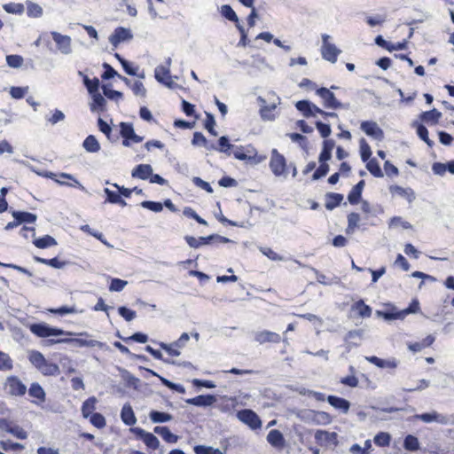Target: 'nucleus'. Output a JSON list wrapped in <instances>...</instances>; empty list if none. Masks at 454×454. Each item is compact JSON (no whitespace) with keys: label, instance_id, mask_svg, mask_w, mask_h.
I'll use <instances>...</instances> for the list:
<instances>
[{"label":"nucleus","instance_id":"338daca9","mask_svg":"<svg viewBox=\"0 0 454 454\" xmlns=\"http://www.w3.org/2000/svg\"><path fill=\"white\" fill-rule=\"evenodd\" d=\"M183 213L185 216L193 218L200 224H207V223L204 219H202L199 215H197V213L191 207H185Z\"/></svg>","mask_w":454,"mask_h":454},{"label":"nucleus","instance_id":"5701e85b","mask_svg":"<svg viewBox=\"0 0 454 454\" xmlns=\"http://www.w3.org/2000/svg\"><path fill=\"white\" fill-rule=\"evenodd\" d=\"M327 401L333 407L340 410L343 413H347L349 410L350 403L346 399L335 395H329Z\"/></svg>","mask_w":454,"mask_h":454},{"label":"nucleus","instance_id":"c9c22d12","mask_svg":"<svg viewBox=\"0 0 454 454\" xmlns=\"http://www.w3.org/2000/svg\"><path fill=\"white\" fill-rule=\"evenodd\" d=\"M149 418L153 423H164L172 419V415L158 411H152Z\"/></svg>","mask_w":454,"mask_h":454},{"label":"nucleus","instance_id":"37998d69","mask_svg":"<svg viewBox=\"0 0 454 454\" xmlns=\"http://www.w3.org/2000/svg\"><path fill=\"white\" fill-rule=\"evenodd\" d=\"M27 13L31 18H39L43 15V8L31 1H27Z\"/></svg>","mask_w":454,"mask_h":454},{"label":"nucleus","instance_id":"4d7b16f0","mask_svg":"<svg viewBox=\"0 0 454 454\" xmlns=\"http://www.w3.org/2000/svg\"><path fill=\"white\" fill-rule=\"evenodd\" d=\"M23 58L20 55H8L6 57V62L9 67L13 68L20 67L23 64Z\"/></svg>","mask_w":454,"mask_h":454},{"label":"nucleus","instance_id":"72a5a7b5","mask_svg":"<svg viewBox=\"0 0 454 454\" xmlns=\"http://www.w3.org/2000/svg\"><path fill=\"white\" fill-rule=\"evenodd\" d=\"M104 192H105V193L106 194V197H107L106 202H109V203H112V204H119V205H121L122 207H125L127 205L125 200H123L121 199V194H120L118 190H117V192H114V191H111L108 188H105Z\"/></svg>","mask_w":454,"mask_h":454},{"label":"nucleus","instance_id":"f257e3e1","mask_svg":"<svg viewBox=\"0 0 454 454\" xmlns=\"http://www.w3.org/2000/svg\"><path fill=\"white\" fill-rule=\"evenodd\" d=\"M27 359L44 376H56L59 374V365L46 360L43 355L37 350H29Z\"/></svg>","mask_w":454,"mask_h":454},{"label":"nucleus","instance_id":"aec40b11","mask_svg":"<svg viewBox=\"0 0 454 454\" xmlns=\"http://www.w3.org/2000/svg\"><path fill=\"white\" fill-rule=\"evenodd\" d=\"M185 402L195 406L207 407L215 403L216 402V398L212 395H198L193 398L186 399Z\"/></svg>","mask_w":454,"mask_h":454},{"label":"nucleus","instance_id":"f3484780","mask_svg":"<svg viewBox=\"0 0 454 454\" xmlns=\"http://www.w3.org/2000/svg\"><path fill=\"white\" fill-rule=\"evenodd\" d=\"M155 79L164 85L171 88L174 82L171 80L169 68L165 66H158L154 71Z\"/></svg>","mask_w":454,"mask_h":454},{"label":"nucleus","instance_id":"ea45409f","mask_svg":"<svg viewBox=\"0 0 454 454\" xmlns=\"http://www.w3.org/2000/svg\"><path fill=\"white\" fill-rule=\"evenodd\" d=\"M13 369V360L3 351H0V371L9 372Z\"/></svg>","mask_w":454,"mask_h":454},{"label":"nucleus","instance_id":"2f4dec72","mask_svg":"<svg viewBox=\"0 0 454 454\" xmlns=\"http://www.w3.org/2000/svg\"><path fill=\"white\" fill-rule=\"evenodd\" d=\"M12 216L19 222V224L23 223H32L36 221V215L28 212L12 211Z\"/></svg>","mask_w":454,"mask_h":454},{"label":"nucleus","instance_id":"09e8293b","mask_svg":"<svg viewBox=\"0 0 454 454\" xmlns=\"http://www.w3.org/2000/svg\"><path fill=\"white\" fill-rule=\"evenodd\" d=\"M81 231L89 233L90 235L95 237L98 240H100L103 244L106 245L109 247H112V246L104 239V236L101 232L98 231L92 230L90 225L84 224L80 227Z\"/></svg>","mask_w":454,"mask_h":454},{"label":"nucleus","instance_id":"9b49d317","mask_svg":"<svg viewBox=\"0 0 454 454\" xmlns=\"http://www.w3.org/2000/svg\"><path fill=\"white\" fill-rule=\"evenodd\" d=\"M361 129L369 137L381 141L384 138V132L375 121H363L361 123Z\"/></svg>","mask_w":454,"mask_h":454},{"label":"nucleus","instance_id":"5fc2aeb1","mask_svg":"<svg viewBox=\"0 0 454 454\" xmlns=\"http://www.w3.org/2000/svg\"><path fill=\"white\" fill-rule=\"evenodd\" d=\"M0 447L5 451H17L24 449L22 444L12 442L10 441L0 442Z\"/></svg>","mask_w":454,"mask_h":454},{"label":"nucleus","instance_id":"423d86ee","mask_svg":"<svg viewBox=\"0 0 454 454\" xmlns=\"http://www.w3.org/2000/svg\"><path fill=\"white\" fill-rule=\"evenodd\" d=\"M4 388L12 396H22L27 392L26 385L17 376L8 377L4 382Z\"/></svg>","mask_w":454,"mask_h":454},{"label":"nucleus","instance_id":"cd10ccee","mask_svg":"<svg viewBox=\"0 0 454 454\" xmlns=\"http://www.w3.org/2000/svg\"><path fill=\"white\" fill-rule=\"evenodd\" d=\"M82 147L86 152L92 153L99 152L101 148L100 144L93 135H90L84 139L82 143Z\"/></svg>","mask_w":454,"mask_h":454},{"label":"nucleus","instance_id":"69168bd1","mask_svg":"<svg viewBox=\"0 0 454 454\" xmlns=\"http://www.w3.org/2000/svg\"><path fill=\"white\" fill-rule=\"evenodd\" d=\"M118 312L127 321H132L137 317V314L134 310H131L124 306L120 307L118 309Z\"/></svg>","mask_w":454,"mask_h":454},{"label":"nucleus","instance_id":"774afa93","mask_svg":"<svg viewBox=\"0 0 454 454\" xmlns=\"http://www.w3.org/2000/svg\"><path fill=\"white\" fill-rule=\"evenodd\" d=\"M9 433L18 439H26L27 437V432L18 425H13L12 427L9 429Z\"/></svg>","mask_w":454,"mask_h":454},{"label":"nucleus","instance_id":"49530a36","mask_svg":"<svg viewBox=\"0 0 454 454\" xmlns=\"http://www.w3.org/2000/svg\"><path fill=\"white\" fill-rule=\"evenodd\" d=\"M91 95L93 99V103L90 106L91 111H97L98 109L103 110V107L106 105L105 98L100 93H98V91H96Z\"/></svg>","mask_w":454,"mask_h":454},{"label":"nucleus","instance_id":"680f3d73","mask_svg":"<svg viewBox=\"0 0 454 454\" xmlns=\"http://www.w3.org/2000/svg\"><path fill=\"white\" fill-rule=\"evenodd\" d=\"M374 442L378 446H387L390 442V436L387 433H380L374 437Z\"/></svg>","mask_w":454,"mask_h":454},{"label":"nucleus","instance_id":"864d4df0","mask_svg":"<svg viewBox=\"0 0 454 454\" xmlns=\"http://www.w3.org/2000/svg\"><path fill=\"white\" fill-rule=\"evenodd\" d=\"M417 134L419 137V138H421L424 142L427 143V145L428 146H430V147L433 146L434 142L429 139L428 130L427 129V128L425 126H423L422 124H419L417 126Z\"/></svg>","mask_w":454,"mask_h":454},{"label":"nucleus","instance_id":"c756f323","mask_svg":"<svg viewBox=\"0 0 454 454\" xmlns=\"http://www.w3.org/2000/svg\"><path fill=\"white\" fill-rule=\"evenodd\" d=\"M219 12L223 17H224L226 20L234 22L235 26L237 27L239 23V20L238 18V15L234 12V10L231 8L229 4H223L219 8Z\"/></svg>","mask_w":454,"mask_h":454},{"label":"nucleus","instance_id":"393cba45","mask_svg":"<svg viewBox=\"0 0 454 454\" xmlns=\"http://www.w3.org/2000/svg\"><path fill=\"white\" fill-rule=\"evenodd\" d=\"M389 190L392 193L398 194L399 196L406 199L409 202H412L415 200V192L411 188H403L398 185H392Z\"/></svg>","mask_w":454,"mask_h":454},{"label":"nucleus","instance_id":"20e7f679","mask_svg":"<svg viewBox=\"0 0 454 454\" xmlns=\"http://www.w3.org/2000/svg\"><path fill=\"white\" fill-rule=\"evenodd\" d=\"M330 35L324 34L322 35V47L321 55L322 58L331 63H335L339 54L341 51L338 49L333 43L329 42Z\"/></svg>","mask_w":454,"mask_h":454},{"label":"nucleus","instance_id":"dca6fc26","mask_svg":"<svg viewBox=\"0 0 454 454\" xmlns=\"http://www.w3.org/2000/svg\"><path fill=\"white\" fill-rule=\"evenodd\" d=\"M305 419L317 425H328L332 422L331 416L325 411H309L307 412Z\"/></svg>","mask_w":454,"mask_h":454},{"label":"nucleus","instance_id":"2eb2a0df","mask_svg":"<svg viewBox=\"0 0 454 454\" xmlns=\"http://www.w3.org/2000/svg\"><path fill=\"white\" fill-rule=\"evenodd\" d=\"M315 439L320 445H337L338 443L337 434L334 432L317 430L315 433Z\"/></svg>","mask_w":454,"mask_h":454},{"label":"nucleus","instance_id":"7c9ffc66","mask_svg":"<svg viewBox=\"0 0 454 454\" xmlns=\"http://www.w3.org/2000/svg\"><path fill=\"white\" fill-rule=\"evenodd\" d=\"M62 178H66L71 181V183L64 182L59 179H56L55 182L60 185H66L69 187H78L82 191H85V187L71 174L67 173H60L59 175Z\"/></svg>","mask_w":454,"mask_h":454},{"label":"nucleus","instance_id":"f704fd0d","mask_svg":"<svg viewBox=\"0 0 454 454\" xmlns=\"http://www.w3.org/2000/svg\"><path fill=\"white\" fill-rule=\"evenodd\" d=\"M352 309L356 310L358 315L362 317H370L372 315V309L366 305L363 300L356 301L353 306Z\"/></svg>","mask_w":454,"mask_h":454},{"label":"nucleus","instance_id":"6e6d98bb","mask_svg":"<svg viewBox=\"0 0 454 454\" xmlns=\"http://www.w3.org/2000/svg\"><path fill=\"white\" fill-rule=\"evenodd\" d=\"M362 336H363L362 330L349 331L345 337V340L348 342V346H351V345L358 346L359 343L353 342L352 340H355V339L361 340Z\"/></svg>","mask_w":454,"mask_h":454},{"label":"nucleus","instance_id":"603ef678","mask_svg":"<svg viewBox=\"0 0 454 454\" xmlns=\"http://www.w3.org/2000/svg\"><path fill=\"white\" fill-rule=\"evenodd\" d=\"M404 448L408 450H417L419 448V442L417 437L409 434L404 439Z\"/></svg>","mask_w":454,"mask_h":454},{"label":"nucleus","instance_id":"de8ad7c7","mask_svg":"<svg viewBox=\"0 0 454 454\" xmlns=\"http://www.w3.org/2000/svg\"><path fill=\"white\" fill-rule=\"evenodd\" d=\"M35 260L38 262L49 265L55 269H62L67 264L66 262H60L58 258L44 259V258L35 256Z\"/></svg>","mask_w":454,"mask_h":454},{"label":"nucleus","instance_id":"f8f14e48","mask_svg":"<svg viewBox=\"0 0 454 454\" xmlns=\"http://www.w3.org/2000/svg\"><path fill=\"white\" fill-rule=\"evenodd\" d=\"M29 396L33 397V403L40 405L46 399V393L42 386L37 382H33L28 388Z\"/></svg>","mask_w":454,"mask_h":454},{"label":"nucleus","instance_id":"bb28decb","mask_svg":"<svg viewBox=\"0 0 454 454\" xmlns=\"http://www.w3.org/2000/svg\"><path fill=\"white\" fill-rule=\"evenodd\" d=\"M154 433L168 443H176L178 441V436L172 434L167 427H155Z\"/></svg>","mask_w":454,"mask_h":454},{"label":"nucleus","instance_id":"0e129e2a","mask_svg":"<svg viewBox=\"0 0 454 454\" xmlns=\"http://www.w3.org/2000/svg\"><path fill=\"white\" fill-rule=\"evenodd\" d=\"M90 422L98 428H102L106 426V419L100 413H93L90 416Z\"/></svg>","mask_w":454,"mask_h":454},{"label":"nucleus","instance_id":"c03bdc74","mask_svg":"<svg viewBox=\"0 0 454 454\" xmlns=\"http://www.w3.org/2000/svg\"><path fill=\"white\" fill-rule=\"evenodd\" d=\"M343 200V196L339 193H329L327 194V200L325 202V207L328 210H333L334 207L340 205L341 200Z\"/></svg>","mask_w":454,"mask_h":454},{"label":"nucleus","instance_id":"412c9836","mask_svg":"<svg viewBox=\"0 0 454 454\" xmlns=\"http://www.w3.org/2000/svg\"><path fill=\"white\" fill-rule=\"evenodd\" d=\"M365 359L379 368L395 369L398 365V361L395 358L381 359L375 356H366Z\"/></svg>","mask_w":454,"mask_h":454},{"label":"nucleus","instance_id":"0eeeda50","mask_svg":"<svg viewBox=\"0 0 454 454\" xmlns=\"http://www.w3.org/2000/svg\"><path fill=\"white\" fill-rule=\"evenodd\" d=\"M52 40L54 41L57 50L63 55H69L73 52L72 39L68 35H62L59 32H51Z\"/></svg>","mask_w":454,"mask_h":454},{"label":"nucleus","instance_id":"79ce46f5","mask_svg":"<svg viewBox=\"0 0 454 454\" xmlns=\"http://www.w3.org/2000/svg\"><path fill=\"white\" fill-rule=\"evenodd\" d=\"M34 244L38 248H46L57 245V241L50 235H45L43 238L35 239Z\"/></svg>","mask_w":454,"mask_h":454},{"label":"nucleus","instance_id":"c85d7f7f","mask_svg":"<svg viewBox=\"0 0 454 454\" xmlns=\"http://www.w3.org/2000/svg\"><path fill=\"white\" fill-rule=\"evenodd\" d=\"M267 441L276 448H283L285 444L283 434L276 429L270 431L267 435Z\"/></svg>","mask_w":454,"mask_h":454},{"label":"nucleus","instance_id":"6ab92c4d","mask_svg":"<svg viewBox=\"0 0 454 454\" xmlns=\"http://www.w3.org/2000/svg\"><path fill=\"white\" fill-rule=\"evenodd\" d=\"M136 433L143 440L147 447L153 450L159 448L160 442L158 438L152 433H148L142 428H136Z\"/></svg>","mask_w":454,"mask_h":454},{"label":"nucleus","instance_id":"8fccbe9b","mask_svg":"<svg viewBox=\"0 0 454 454\" xmlns=\"http://www.w3.org/2000/svg\"><path fill=\"white\" fill-rule=\"evenodd\" d=\"M360 154L361 159L364 162L369 160L372 155V150L370 145L367 144L364 138L360 139Z\"/></svg>","mask_w":454,"mask_h":454},{"label":"nucleus","instance_id":"9d476101","mask_svg":"<svg viewBox=\"0 0 454 454\" xmlns=\"http://www.w3.org/2000/svg\"><path fill=\"white\" fill-rule=\"evenodd\" d=\"M231 153L239 160H251L256 157L257 152L253 145H247L246 146H234Z\"/></svg>","mask_w":454,"mask_h":454},{"label":"nucleus","instance_id":"b1692460","mask_svg":"<svg viewBox=\"0 0 454 454\" xmlns=\"http://www.w3.org/2000/svg\"><path fill=\"white\" fill-rule=\"evenodd\" d=\"M121 418L123 423L127 426H133L136 424L137 419L129 403L123 405L121 412Z\"/></svg>","mask_w":454,"mask_h":454},{"label":"nucleus","instance_id":"f03ea898","mask_svg":"<svg viewBox=\"0 0 454 454\" xmlns=\"http://www.w3.org/2000/svg\"><path fill=\"white\" fill-rule=\"evenodd\" d=\"M412 418L414 419H419L427 424L437 423L442 426L454 425V415L448 416L436 411H431L430 412L422 414H416Z\"/></svg>","mask_w":454,"mask_h":454},{"label":"nucleus","instance_id":"3c124183","mask_svg":"<svg viewBox=\"0 0 454 454\" xmlns=\"http://www.w3.org/2000/svg\"><path fill=\"white\" fill-rule=\"evenodd\" d=\"M3 8L8 13L21 14L24 12V5L19 3H9L3 5Z\"/></svg>","mask_w":454,"mask_h":454},{"label":"nucleus","instance_id":"bf43d9fd","mask_svg":"<svg viewBox=\"0 0 454 454\" xmlns=\"http://www.w3.org/2000/svg\"><path fill=\"white\" fill-rule=\"evenodd\" d=\"M83 81L88 91L90 94L98 91L99 86L98 79L90 80L88 76L85 75Z\"/></svg>","mask_w":454,"mask_h":454},{"label":"nucleus","instance_id":"4c0bfd02","mask_svg":"<svg viewBox=\"0 0 454 454\" xmlns=\"http://www.w3.org/2000/svg\"><path fill=\"white\" fill-rule=\"evenodd\" d=\"M376 315L379 317H383L387 321L395 320V319H403L402 317L401 310H397L395 308H393L391 309V311H387V312L377 310Z\"/></svg>","mask_w":454,"mask_h":454},{"label":"nucleus","instance_id":"a18cd8bd","mask_svg":"<svg viewBox=\"0 0 454 454\" xmlns=\"http://www.w3.org/2000/svg\"><path fill=\"white\" fill-rule=\"evenodd\" d=\"M366 168L375 177H383L384 174L376 159L367 160Z\"/></svg>","mask_w":454,"mask_h":454},{"label":"nucleus","instance_id":"a19ab883","mask_svg":"<svg viewBox=\"0 0 454 454\" xmlns=\"http://www.w3.org/2000/svg\"><path fill=\"white\" fill-rule=\"evenodd\" d=\"M295 106L299 111L302 112L305 117H314L311 102L308 100H301L296 103Z\"/></svg>","mask_w":454,"mask_h":454},{"label":"nucleus","instance_id":"4468645a","mask_svg":"<svg viewBox=\"0 0 454 454\" xmlns=\"http://www.w3.org/2000/svg\"><path fill=\"white\" fill-rule=\"evenodd\" d=\"M132 38V34L129 29L124 27H117L114 32L109 36V42L114 46L117 47L118 44L126 40H129Z\"/></svg>","mask_w":454,"mask_h":454},{"label":"nucleus","instance_id":"39448f33","mask_svg":"<svg viewBox=\"0 0 454 454\" xmlns=\"http://www.w3.org/2000/svg\"><path fill=\"white\" fill-rule=\"evenodd\" d=\"M270 168L276 176H286V160L276 149L271 152Z\"/></svg>","mask_w":454,"mask_h":454},{"label":"nucleus","instance_id":"a211bd4d","mask_svg":"<svg viewBox=\"0 0 454 454\" xmlns=\"http://www.w3.org/2000/svg\"><path fill=\"white\" fill-rule=\"evenodd\" d=\"M50 343L60 342H73L79 347H98L102 348L103 343L95 340H83V339H63V340H49Z\"/></svg>","mask_w":454,"mask_h":454},{"label":"nucleus","instance_id":"473e14b6","mask_svg":"<svg viewBox=\"0 0 454 454\" xmlns=\"http://www.w3.org/2000/svg\"><path fill=\"white\" fill-rule=\"evenodd\" d=\"M218 142H219L218 147L212 145L210 148L214 149V150H218L219 152L223 153L226 155L230 156L231 154V150H233L235 145L231 144L229 142L228 137H224V136L221 137L219 138Z\"/></svg>","mask_w":454,"mask_h":454},{"label":"nucleus","instance_id":"13d9d810","mask_svg":"<svg viewBox=\"0 0 454 454\" xmlns=\"http://www.w3.org/2000/svg\"><path fill=\"white\" fill-rule=\"evenodd\" d=\"M128 282L120 278H113L109 286V290L112 292H121Z\"/></svg>","mask_w":454,"mask_h":454},{"label":"nucleus","instance_id":"4be33fe9","mask_svg":"<svg viewBox=\"0 0 454 454\" xmlns=\"http://www.w3.org/2000/svg\"><path fill=\"white\" fill-rule=\"evenodd\" d=\"M152 173H153V168L151 165L139 164L132 170L131 176L134 178L146 180V179H150Z\"/></svg>","mask_w":454,"mask_h":454},{"label":"nucleus","instance_id":"ddd939ff","mask_svg":"<svg viewBox=\"0 0 454 454\" xmlns=\"http://www.w3.org/2000/svg\"><path fill=\"white\" fill-rule=\"evenodd\" d=\"M254 340L259 344L266 342L278 343L281 340V337L277 333L264 330L254 333Z\"/></svg>","mask_w":454,"mask_h":454},{"label":"nucleus","instance_id":"7ed1b4c3","mask_svg":"<svg viewBox=\"0 0 454 454\" xmlns=\"http://www.w3.org/2000/svg\"><path fill=\"white\" fill-rule=\"evenodd\" d=\"M29 329L35 335L41 338L58 337L62 335L71 336L75 334L71 332H65L61 329L51 327L45 323L33 324L29 326Z\"/></svg>","mask_w":454,"mask_h":454},{"label":"nucleus","instance_id":"1a4fd4ad","mask_svg":"<svg viewBox=\"0 0 454 454\" xmlns=\"http://www.w3.org/2000/svg\"><path fill=\"white\" fill-rule=\"evenodd\" d=\"M317 94L324 100L325 106L332 109L343 108L345 106L335 98L334 94L326 88L317 90Z\"/></svg>","mask_w":454,"mask_h":454},{"label":"nucleus","instance_id":"6e6552de","mask_svg":"<svg viewBox=\"0 0 454 454\" xmlns=\"http://www.w3.org/2000/svg\"><path fill=\"white\" fill-rule=\"evenodd\" d=\"M237 418L247 425L251 429H257L262 427V421L258 415L252 410H242L237 413Z\"/></svg>","mask_w":454,"mask_h":454},{"label":"nucleus","instance_id":"a878e982","mask_svg":"<svg viewBox=\"0 0 454 454\" xmlns=\"http://www.w3.org/2000/svg\"><path fill=\"white\" fill-rule=\"evenodd\" d=\"M364 184V181L361 180L352 188L348 196V200L350 204L356 205L359 202Z\"/></svg>","mask_w":454,"mask_h":454},{"label":"nucleus","instance_id":"052dcab7","mask_svg":"<svg viewBox=\"0 0 454 454\" xmlns=\"http://www.w3.org/2000/svg\"><path fill=\"white\" fill-rule=\"evenodd\" d=\"M120 128L121 135L123 138L129 139V137L135 132L132 124L128 122H121Z\"/></svg>","mask_w":454,"mask_h":454},{"label":"nucleus","instance_id":"e2e57ef3","mask_svg":"<svg viewBox=\"0 0 454 454\" xmlns=\"http://www.w3.org/2000/svg\"><path fill=\"white\" fill-rule=\"evenodd\" d=\"M329 171V165L327 163H321L317 169L314 172L312 176L313 180H317L321 177L326 176Z\"/></svg>","mask_w":454,"mask_h":454},{"label":"nucleus","instance_id":"58836bf2","mask_svg":"<svg viewBox=\"0 0 454 454\" xmlns=\"http://www.w3.org/2000/svg\"><path fill=\"white\" fill-rule=\"evenodd\" d=\"M97 403L96 397H90L87 399L82 406V413L84 418H88L93 414L95 410V404Z\"/></svg>","mask_w":454,"mask_h":454},{"label":"nucleus","instance_id":"e433bc0d","mask_svg":"<svg viewBox=\"0 0 454 454\" xmlns=\"http://www.w3.org/2000/svg\"><path fill=\"white\" fill-rule=\"evenodd\" d=\"M442 114L440 112H438L436 109H433L431 111L424 112L421 114V119L427 123L435 124L438 122Z\"/></svg>","mask_w":454,"mask_h":454}]
</instances>
